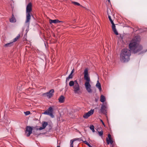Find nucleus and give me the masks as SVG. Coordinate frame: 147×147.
<instances>
[{
	"label": "nucleus",
	"mask_w": 147,
	"mask_h": 147,
	"mask_svg": "<svg viewBox=\"0 0 147 147\" xmlns=\"http://www.w3.org/2000/svg\"><path fill=\"white\" fill-rule=\"evenodd\" d=\"M140 40V37L135 36L131 41L129 44V48L130 51L133 53H136L140 52L143 49L142 47L138 44V42Z\"/></svg>",
	"instance_id": "1"
},
{
	"label": "nucleus",
	"mask_w": 147,
	"mask_h": 147,
	"mask_svg": "<svg viewBox=\"0 0 147 147\" xmlns=\"http://www.w3.org/2000/svg\"><path fill=\"white\" fill-rule=\"evenodd\" d=\"M131 55V51L129 49L126 48L123 49L120 53V59L122 62H127L129 60V57Z\"/></svg>",
	"instance_id": "2"
},
{
	"label": "nucleus",
	"mask_w": 147,
	"mask_h": 147,
	"mask_svg": "<svg viewBox=\"0 0 147 147\" xmlns=\"http://www.w3.org/2000/svg\"><path fill=\"white\" fill-rule=\"evenodd\" d=\"M88 69L86 68L84 71V80H86L84 85L87 91L89 93H91L92 92V90L91 89V85L90 83V79L88 74Z\"/></svg>",
	"instance_id": "3"
},
{
	"label": "nucleus",
	"mask_w": 147,
	"mask_h": 147,
	"mask_svg": "<svg viewBox=\"0 0 147 147\" xmlns=\"http://www.w3.org/2000/svg\"><path fill=\"white\" fill-rule=\"evenodd\" d=\"M69 85L70 87L73 86V91L75 94H80L82 93L80 86L77 80H75L74 81H70L69 83Z\"/></svg>",
	"instance_id": "4"
},
{
	"label": "nucleus",
	"mask_w": 147,
	"mask_h": 147,
	"mask_svg": "<svg viewBox=\"0 0 147 147\" xmlns=\"http://www.w3.org/2000/svg\"><path fill=\"white\" fill-rule=\"evenodd\" d=\"M32 10V4L30 3L28 4L26 7V23L29 22L31 19V16H32L31 12Z\"/></svg>",
	"instance_id": "5"
},
{
	"label": "nucleus",
	"mask_w": 147,
	"mask_h": 147,
	"mask_svg": "<svg viewBox=\"0 0 147 147\" xmlns=\"http://www.w3.org/2000/svg\"><path fill=\"white\" fill-rule=\"evenodd\" d=\"M53 109L51 107H50L48 109L46 110L43 113L44 114L47 115H49L52 118H54V116L53 115Z\"/></svg>",
	"instance_id": "6"
},
{
	"label": "nucleus",
	"mask_w": 147,
	"mask_h": 147,
	"mask_svg": "<svg viewBox=\"0 0 147 147\" xmlns=\"http://www.w3.org/2000/svg\"><path fill=\"white\" fill-rule=\"evenodd\" d=\"M107 107L106 104H103L102 105L100 109V112L103 114L107 115Z\"/></svg>",
	"instance_id": "7"
},
{
	"label": "nucleus",
	"mask_w": 147,
	"mask_h": 147,
	"mask_svg": "<svg viewBox=\"0 0 147 147\" xmlns=\"http://www.w3.org/2000/svg\"><path fill=\"white\" fill-rule=\"evenodd\" d=\"M32 128L31 127L27 126L26 127L25 133L26 134V136L27 137L30 136L31 134L32 133Z\"/></svg>",
	"instance_id": "8"
},
{
	"label": "nucleus",
	"mask_w": 147,
	"mask_h": 147,
	"mask_svg": "<svg viewBox=\"0 0 147 147\" xmlns=\"http://www.w3.org/2000/svg\"><path fill=\"white\" fill-rule=\"evenodd\" d=\"M54 92V90L53 89H52L49 92L43 94V96H47L49 98H50L53 96Z\"/></svg>",
	"instance_id": "9"
},
{
	"label": "nucleus",
	"mask_w": 147,
	"mask_h": 147,
	"mask_svg": "<svg viewBox=\"0 0 147 147\" xmlns=\"http://www.w3.org/2000/svg\"><path fill=\"white\" fill-rule=\"evenodd\" d=\"M94 112V110L91 109L88 112L84 114L83 115L84 118L85 119L88 118Z\"/></svg>",
	"instance_id": "10"
},
{
	"label": "nucleus",
	"mask_w": 147,
	"mask_h": 147,
	"mask_svg": "<svg viewBox=\"0 0 147 147\" xmlns=\"http://www.w3.org/2000/svg\"><path fill=\"white\" fill-rule=\"evenodd\" d=\"M111 24H112V28L113 29V31L114 32L115 34L116 35H118V33L117 31V30L115 28V24H114L113 21H110Z\"/></svg>",
	"instance_id": "11"
},
{
	"label": "nucleus",
	"mask_w": 147,
	"mask_h": 147,
	"mask_svg": "<svg viewBox=\"0 0 147 147\" xmlns=\"http://www.w3.org/2000/svg\"><path fill=\"white\" fill-rule=\"evenodd\" d=\"M60 22L63 23V21H60L57 19L54 20L50 19L49 20V23L51 24L52 23H53L54 24H56L58 23H59Z\"/></svg>",
	"instance_id": "12"
},
{
	"label": "nucleus",
	"mask_w": 147,
	"mask_h": 147,
	"mask_svg": "<svg viewBox=\"0 0 147 147\" xmlns=\"http://www.w3.org/2000/svg\"><path fill=\"white\" fill-rule=\"evenodd\" d=\"M48 125V123L47 122H43L42 123V127H40L38 129L41 130L45 128ZM38 129H37V130Z\"/></svg>",
	"instance_id": "13"
},
{
	"label": "nucleus",
	"mask_w": 147,
	"mask_h": 147,
	"mask_svg": "<svg viewBox=\"0 0 147 147\" xmlns=\"http://www.w3.org/2000/svg\"><path fill=\"white\" fill-rule=\"evenodd\" d=\"M80 138H76L73 139L71 140H70V146H71V147H73V143L76 140H80Z\"/></svg>",
	"instance_id": "14"
},
{
	"label": "nucleus",
	"mask_w": 147,
	"mask_h": 147,
	"mask_svg": "<svg viewBox=\"0 0 147 147\" xmlns=\"http://www.w3.org/2000/svg\"><path fill=\"white\" fill-rule=\"evenodd\" d=\"M59 102L60 103H63L65 101V97L63 95L61 96L59 99Z\"/></svg>",
	"instance_id": "15"
},
{
	"label": "nucleus",
	"mask_w": 147,
	"mask_h": 147,
	"mask_svg": "<svg viewBox=\"0 0 147 147\" xmlns=\"http://www.w3.org/2000/svg\"><path fill=\"white\" fill-rule=\"evenodd\" d=\"M96 86L97 88L99 89L100 91H101L102 90L101 85L100 83L98 81H97L96 84Z\"/></svg>",
	"instance_id": "16"
},
{
	"label": "nucleus",
	"mask_w": 147,
	"mask_h": 147,
	"mask_svg": "<svg viewBox=\"0 0 147 147\" xmlns=\"http://www.w3.org/2000/svg\"><path fill=\"white\" fill-rule=\"evenodd\" d=\"M16 21V19L14 17L13 14H12L11 18L10 19V21L11 22H15Z\"/></svg>",
	"instance_id": "17"
},
{
	"label": "nucleus",
	"mask_w": 147,
	"mask_h": 147,
	"mask_svg": "<svg viewBox=\"0 0 147 147\" xmlns=\"http://www.w3.org/2000/svg\"><path fill=\"white\" fill-rule=\"evenodd\" d=\"M105 100V98L104 96L101 95L100 96V101L101 102H104Z\"/></svg>",
	"instance_id": "18"
},
{
	"label": "nucleus",
	"mask_w": 147,
	"mask_h": 147,
	"mask_svg": "<svg viewBox=\"0 0 147 147\" xmlns=\"http://www.w3.org/2000/svg\"><path fill=\"white\" fill-rule=\"evenodd\" d=\"M13 45V42H11L9 43L5 44L4 46L5 47H10Z\"/></svg>",
	"instance_id": "19"
},
{
	"label": "nucleus",
	"mask_w": 147,
	"mask_h": 147,
	"mask_svg": "<svg viewBox=\"0 0 147 147\" xmlns=\"http://www.w3.org/2000/svg\"><path fill=\"white\" fill-rule=\"evenodd\" d=\"M73 77V75L70 74L68 77L66 78V82L69 81L70 79L72 78Z\"/></svg>",
	"instance_id": "20"
},
{
	"label": "nucleus",
	"mask_w": 147,
	"mask_h": 147,
	"mask_svg": "<svg viewBox=\"0 0 147 147\" xmlns=\"http://www.w3.org/2000/svg\"><path fill=\"white\" fill-rule=\"evenodd\" d=\"M106 141L107 143L108 144H109L110 143L111 145H113V140L110 141H109L108 140V138H106Z\"/></svg>",
	"instance_id": "21"
},
{
	"label": "nucleus",
	"mask_w": 147,
	"mask_h": 147,
	"mask_svg": "<svg viewBox=\"0 0 147 147\" xmlns=\"http://www.w3.org/2000/svg\"><path fill=\"white\" fill-rule=\"evenodd\" d=\"M20 34H19L18 36L16 37L15 38H14L13 40V42H16V41H17L18 40L19 38H20Z\"/></svg>",
	"instance_id": "22"
},
{
	"label": "nucleus",
	"mask_w": 147,
	"mask_h": 147,
	"mask_svg": "<svg viewBox=\"0 0 147 147\" xmlns=\"http://www.w3.org/2000/svg\"><path fill=\"white\" fill-rule=\"evenodd\" d=\"M83 142L84 143L86 144L89 147H92V146H91L86 141H83L82 140Z\"/></svg>",
	"instance_id": "23"
},
{
	"label": "nucleus",
	"mask_w": 147,
	"mask_h": 147,
	"mask_svg": "<svg viewBox=\"0 0 147 147\" xmlns=\"http://www.w3.org/2000/svg\"><path fill=\"white\" fill-rule=\"evenodd\" d=\"M72 3H73V4H74L75 5L82 6L79 3L77 2L73 1V2H72Z\"/></svg>",
	"instance_id": "24"
},
{
	"label": "nucleus",
	"mask_w": 147,
	"mask_h": 147,
	"mask_svg": "<svg viewBox=\"0 0 147 147\" xmlns=\"http://www.w3.org/2000/svg\"><path fill=\"white\" fill-rule=\"evenodd\" d=\"M108 140H109V141H110L113 140L112 138H111V134H109L108 135Z\"/></svg>",
	"instance_id": "25"
},
{
	"label": "nucleus",
	"mask_w": 147,
	"mask_h": 147,
	"mask_svg": "<svg viewBox=\"0 0 147 147\" xmlns=\"http://www.w3.org/2000/svg\"><path fill=\"white\" fill-rule=\"evenodd\" d=\"M107 13L108 15V18H109V19L110 21H112V19L111 18V16L109 15V13L108 12V10L107 11Z\"/></svg>",
	"instance_id": "26"
},
{
	"label": "nucleus",
	"mask_w": 147,
	"mask_h": 147,
	"mask_svg": "<svg viewBox=\"0 0 147 147\" xmlns=\"http://www.w3.org/2000/svg\"><path fill=\"white\" fill-rule=\"evenodd\" d=\"M98 134L99 136H102L103 135V131L102 130L100 131H98Z\"/></svg>",
	"instance_id": "27"
},
{
	"label": "nucleus",
	"mask_w": 147,
	"mask_h": 147,
	"mask_svg": "<svg viewBox=\"0 0 147 147\" xmlns=\"http://www.w3.org/2000/svg\"><path fill=\"white\" fill-rule=\"evenodd\" d=\"M24 113L26 115H29L30 113V111H28L26 112H24Z\"/></svg>",
	"instance_id": "28"
},
{
	"label": "nucleus",
	"mask_w": 147,
	"mask_h": 147,
	"mask_svg": "<svg viewBox=\"0 0 147 147\" xmlns=\"http://www.w3.org/2000/svg\"><path fill=\"white\" fill-rule=\"evenodd\" d=\"M90 129L92 130L94 128V127L93 125H91L90 126Z\"/></svg>",
	"instance_id": "29"
},
{
	"label": "nucleus",
	"mask_w": 147,
	"mask_h": 147,
	"mask_svg": "<svg viewBox=\"0 0 147 147\" xmlns=\"http://www.w3.org/2000/svg\"><path fill=\"white\" fill-rule=\"evenodd\" d=\"M100 121L101 122L102 125L104 126H105V124L104 123V122H103V121H102V120H101V119H100Z\"/></svg>",
	"instance_id": "30"
},
{
	"label": "nucleus",
	"mask_w": 147,
	"mask_h": 147,
	"mask_svg": "<svg viewBox=\"0 0 147 147\" xmlns=\"http://www.w3.org/2000/svg\"><path fill=\"white\" fill-rule=\"evenodd\" d=\"M74 69H73L72 71H71L70 74H73L74 73Z\"/></svg>",
	"instance_id": "31"
},
{
	"label": "nucleus",
	"mask_w": 147,
	"mask_h": 147,
	"mask_svg": "<svg viewBox=\"0 0 147 147\" xmlns=\"http://www.w3.org/2000/svg\"><path fill=\"white\" fill-rule=\"evenodd\" d=\"M92 131L93 132H95V130H94V129H93V130H92Z\"/></svg>",
	"instance_id": "32"
},
{
	"label": "nucleus",
	"mask_w": 147,
	"mask_h": 147,
	"mask_svg": "<svg viewBox=\"0 0 147 147\" xmlns=\"http://www.w3.org/2000/svg\"><path fill=\"white\" fill-rule=\"evenodd\" d=\"M40 134H35L36 135H40Z\"/></svg>",
	"instance_id": "33"
},
{
	"label": "nucleus",
	"mask_w": 147,
	"mask_h": 147,
	"mask_svg": "<svg viewBox=\"0 0 147 147\" xmlns=\"http://www.w3.org/2000/svg\"><path fill=\"white\" fill-rule=\"evenodd\" d=\"M108 2H110V0H108Z\"/></svg>",
	"instance_id": "34"
},
{
	"label": "nucleus",
	"mask_w": 147,
	"mask_h": 147,
	"mask_svg": "<svg viewBox=\"0 0 147 147\" xmlns=\"http://www.w3.org/2000/svg\"><path fill=\"white\" fill-rule=\"evenodd\" d=\"M71 147V146H70V147ZM73 147H74L73 146Z\"/></svg>",
	"instance_id": "35"
},
{
	"label": "nucleus",
	"mask_w": 147,
	"mask_h": 147,
	"mask_svg": "<svg viewBox=\"0 0 147 147\" xmlns=\"http://www.w3.org/2000/svg\"><path fill=\"white\" fill-rule=\"evenodd\" d=\"M57 147H60V146H57Z\"/></svg>",
	"instance_id": "36"
}]
</instances>
